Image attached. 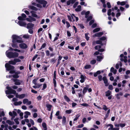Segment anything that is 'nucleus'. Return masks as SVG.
Wrapping results in <instances>:
<instances>
[{"instance_id":"26","label":"nucleus","mask_w":130,"mask_h":130,"mask_svg":"<svg viewBox=\"0 0 130 130\" xmlns=\"http://www.w3.org/2000/svg\"><path fill=\"white\" fill-rule=\"evenodd\" d=\"M111 92L109 90H108L105 92L106 96H108L111 95Z\"/></svg>"},{"instance_id":"55","label":"nucleus","mask_w":130,"mask_h":130,"mask_svg":"<svg viewBox=\"0 0 130 130\" xmlns=\"http://www.w3.org/2000/svg\"><path fill=\"white\" fill-rule=\"evenodd\" d=\"M66 23L67 25V28H68L70 27L71 26L70 25V23L68 21H66Z\"/></svg>"},{"instance_id":"63","label":"nucleus","mask_w":130,"mask_h":130,"mask_svg":"<svg viewBox=\"0 0 130 130\" xmlns=\"http://www.w3.org/2000/svg\"><path fill=\"white\" fill-rule=\"evenodd\" d=\"M56 61V60L55 58H52V59L51 60H50V62H54V63Z\"/></svg>"},{"instance_id":"51","label":"nucleus","mask_w":130,"mask_h":130,"mask_svg":"<svg viewBox=\"0 0 130 130\" xmlns=\"http://www.w3.org/2000/svg\"><path fill=\"white\" fill-rule=\"evenodd\" d=\"M78 3L79 2H76L73 6V7L74 8H76L78 4Z\"/></svg>"},{"instance_id":"62","label":"nucleus","mask_w":130,"mask_h":130,"mask_svg":"<svg viewBox=\"0 0 130 130\" xmlns=\"http://www.w3.org/2000/svg\"><path fill=\"white\" fill-rule=\"evenodd\" d=\"M42 98V96L40 95H39L37 98V99L38 100H40Z\"/></svg>"},{"instance_id":"61","label":"nucleus","mask_w":130,"mask_h":130,"mask_svg":"<svg viewBox=\"0 0 130 130\" xmlns=\"http://www.w3.org/2000/svg\"><path fill=\"white\" fill-rule=\"evenodd\" d=\"M32 29H29L28 32L30 34H32L33 33V31Z\"/></svg>"},{"instance_id":"18","label":"nucleus","mask_w":130,"mask_h":130,"mask_svg":"<svg viewBox=\"0 0 130 130\" xmlns=\"http://www.w3.org/2000/svg\"><path fill=\"white\" fill-rule=\"evenodd\" d=\"M110 71L111 72L113 73L114 74H115L117 73V70L115 69L114 68L112 67L111 68Z\"/></svg>"},{"instance_id":"39","label":"nucleus","mask_w":130,"mask_h":130,"mask_svg":"<svg viewBox=\"0 0 130 130\" xmlns=\"http://www.w3.org/2000/svg\"><path fill=\"white\" fill-rule=\"evenodd\" d=\"M80 117V115L78 114L75 117L74 119V121H76Z\"/></svg>"},{"instance_id":"44","label":"nucleus","mask_w":130,"mask_h":130,"mask_svg":"<svg viewBox=\"0 0 130 130\" xmlns=\"http://www.w3.org/2000/svg\"><path fill=\"white\" fill-rule=\"evenodd\" d=\"M111 9H109L107 11V15L108 16H110L111 14Z\"/></svg>"},{"instance_id":"12","label":"nucleus","mask_w":130,"mask_h":130,"mask_svg":"<svg viewBox=\"0 0 130 130\" xmlns=\"http://www.w3.org/2000/svg\"><path fill=\"white\" fill-rule=\"evenodd\" d=\"M23 103L24 104H26L28 105H30L31 103V101H29L28 100L26 99H25L23 100Z\"/></svg>"},{"instance_id":"60","label":"nucleus","mask_w":130,"mask_h":130,"mask_svg":"<svg viewBox=\"0 0 130 130\" xmlns=\"http://www.w3.org/2000/svg\"><path fill=\"white\" fill-rule=\"evenodd\" d=\"M30 122L31 123V124L32 125H34L35 123H34V121L31 119H30Z\"/></svg>"},{"instance_id":"45","label":"nucleus","mask_w":130,"mask_h":130,"mask_svg":"<svg viewBox=\"0 0 130 130\" xmlns=\"http://www.w3.org/2000/svg\"><path fill=\"white\" fill-rule=\"evenodd\" d=\"M90 13V11H88L86 12L85 13V17L86 18H87L88 17V15Z\"/></svg>"},{"instance_id":"41","label":"nucleus","mask_w":130,"mask_h":130,"mask_svg":"<svg viewBox=\"0 0 130 130\" xmlns=\"http://www.w3.org/2000/svg\"><path fill=\"white\" fill-rule=\"evenodd\" d=\"M46 44L45 43H43L41 46V48L39 49V50H41L42 49L44 48L46 46Z\"/></svg>"},{"instance_id":"28","label":"nucleus","mask_w":130,"mask_h":130,"mask_svg":"<svg viewBox=\"0 0 130 130\" xmlns=\"http://www.w3.org/2000/svg\"><path fill=\"white\" fill-rule=\"evenodd\" d=\"M9 64L10 65V64H11L13 65H15V61H14V59L13 60H11L9 61L8 62Z\"/></svg>"},{"instance_id":"49","label":"nucleus","mask_w":130,"mask_h":130,"mask_svg":"<svg viewBox=\"0 0 130 130\" xmlns=\"http://www.w3.org/2000/svg\"><path fill=\"white\" fill-rule=\"evenodd\" d=\"M92 18V16H90L88 17L87 19V21H88L90 20H91Z\"/></svg>"},{"instance_id":"7","label":"nucleus","mask_w":130,"mask_h":130,"mask_svg":"<svg viewBox=\"0 0 130 130\" xmlns=\"http://www.w3.org/2000/svg\"><path fill=\"white\" fill-rule=\"evenodd\" d=\"M107 126H110V127L108 129V130H119V128L118 127H113L112 125L109 124L107 125Z\"/></svg>"},{"instance_id":"50","label":"nucleus","mask_w":130,"mask_h":130,"mask_svg":"<svg viewBox=\"0 0 130 130\" xmlns=\"http://www.w3.org/2000/svg\"><path fill=\"white\" fill-rule=\"evenodd\" d=\"M78 25L81 28L83 29L84 28V26L83 24H78Z\"/></svg>"},{"instance_id":"34","label":"nucleus","mask_w":130,"mask_h":130,"mask_svg":"<svg viewBox=\"0 0 130 130\" xmlns=\"http://www.w3.org/2000/svg\"><path fill=\"white\" fill-rule=\"evenodd\" d=\"M14 61H15V64L17 62H21V60L18 58H15L14 59Z\"/></svg>"},{"instance_id":"11","label":"nucleus","mask_w":130,"mask_h":130,"mask_svg":"<svg viewBox=\"0 0 130 130\" xmlns=\"http://www.w3.org/2000/svg\"><path fill=\"white\" fill-rule=\"evenodd\" d=\"M79 74H81L80 78L81 79L80 80V82L81 83H83L85 81L86 77L85 75L82 74L81 73H79Z\"/></svg>"},{"instance_id":"8","label":"nucleus","mask_w":130,"mask_h":130,"mask_svg":"<svg viewBox=\"0 0 130 130\" xmlns=\"http://www.w3.org/2000/svg\"><path fill=\"white\" fill-rule=\"evenodd\" d=\"M20 47L22 49L26 48L28 46L26 44L24 43H22L19 45Z\"/></svg>"},{"instance_id":"33","label":"nucleus","mask_w":130,"mask_h":130,"mask_svg":"<svg viewBox=\"0 0 130 130\" xmlns=\"http://www.w3.org/2000/svg\"><path fill=\"white\" fill-rule=\"evenodd\" d=\"M107 38L106 36H103L100 38V40L101 41L106 40Z\"/></svg>"},{"instance_id":"27","label":"nucleus","mask_w":130,"mask_h":130,"mask_svg":"<svg viewBox=\"0 0 130 130\" xmlns=\"http://www.w3.org/2000/svg\"><path fill=\"white\" fill-rule=\"evenodd\" d=\"M22 104V102L21 101L18 102H15L14 103V104L15 105L17 106L20 105Z\"/></svg>"},{"instance_id":"59","label":"nucleus","mask_w":130,"mask_h":130,"mask_svg":"<svg viewBox=\"0 0 130 130\" xmlns=\"http://www.w3.org/2000/svg\"><path fill=\"white\" fill-rule=\"evenodd\" d=\"M94 22V20H92L90 21V22L89 23V25L90 26Z\"/></svg>"},{"instance_id":"53","label":"nucleus","mask_w":130,"mask_h":130,"mask_svg":"<svg viewBox=\"0 0 130 130\" xmlns=\"http://www.w3.org/2000/svg\"><path fill=\"white\" fill-rule=\"evenodd\" d=\"M108 89L110 90H112L113 89V86L112 85H110L109 86Z\"/></svg>"},{"instance_id":"48","label":"nucleus","mask_w":130,"mask_h":130,"mask_svg":"<svg viewBox=\"0 0 130 130\" xmlns=\"http://www.w3.org/2000/svg\"><path fill=\"white\" fill-rule=\"evenodd\" d=\"M103 109L105 111H106L108 109V108H107L106 106L105 105H103Z\"/></svg>"},{"instance_id":"43","label":"nucleus","mask_w":130,"mask_h":130,"mask_svg":"<svg viewBox=\"0 0 130 130\" xmlns=\"http://www.w3.org/2000/svg\"><path fill=\"white\" fill-rule=\"evenodd\" d=\"M18 19L19 20H20L23 21L25 20V19L23 18L21 16H19L18 17Z\"/></svg>"},{"instance_id":"5","label":"nucleus","mask_w":130,"mask_h":130,"mask_svg":"<svg viewBox=\"0 0 130 130\" xmlns=\"http://www.w3.org/2000/svg\"><path fill=\"white\" fill-rule=\"evenodd\" d=\"M5 67L7 70L8 71L10 70L9 71L10 73L13 74L15 73L14 71L13 70L14 68V66L9 65L8 63H7L5 64Z\"/></svg>"},{"instance_id":"17","label":"nucleus","mask_w":130,"mask_h":130,"mask_svg":"<svg viewBox=\"0 0 130 130\" xmlns=\"http://www.w3.org/2000/svg\"><path fill=\"white\" fill-rule=\"evenodd\" d=\"M6 123L10 125H13L14 123V122L11 121L10 120H6Z\"/></svg>"},{"instance_id":"9","label":"nucleus","mask_w":130,"mask_h":130,"mask_svg":"<svg viewBox=\"0 0 130 130\" xmlns=\"http://www.w3.org/2000/svg\"><path fill=\"white\" fill-rule=\"evenodd\" d=\"M17 24L21 26L26 27V23L22 21H18Z\"/></svg>"},{"instance_id":"64","label":"nucleus","mask_w":130,"mask_h":130,"mask_svg":"<svg viewBox=\"0 0 130 130\" xmlns=\"http://www.w3.org/2000/svg\"><path fill=\"white\" fill-rule=\"evenodd\" d=\"M126 3V2L123 1L121 2V6H123L125 5Z\"/></svg>"},{"instance_id":"31","label":"nucleus","mask_w":130,"mask_h":130,"mask_svg":"<svg viewBox=\"0 0 130 130\" xmlns=\"http://www.w3.org/2000/svg\"><path fill=\"white\" fill-rule=\"evenodd\" d=\"M38 79V78H37L36 79H34L32 81V83L34 84L35 85H37V82Z\"/></svg>"},{"instance_id":"52","label":"nucleus","mask_w":130,"mask_h":130,"mask_svg":"<svg viewBox=\"0 0 130 130\" xmlns=\"http://www.w3.org/2000/svg\"><path fill=\"white\" fill-rule=\"evenodd\" d=\"M102 76L101 75H99L98 76V78L99 80L100 81H101L102 80Z\"/></svg>"},{"instance_id":"24","label":"nucleus","mask_w":130,"mask_h":130,"mask_svg":"<svg viewBox=\"0 0 130 130\" xmlns=\"http://www.w3.org/2000/svg\"><path fill=\"white\" fill-rule=\"evenodd\" d=\"M29 8L32 10L35 11H37L38 10L36 7L32 6H30Z\"/></svg>"},{"instance_id":"10","label":"nucleus","mask_w":130,"mask_h":130,"mask_svg":"<svg viewBox=\"0 0 130 130\" xmlns=\"http://www.w3.org/2000/svg\"><path fill=\"white\" fill-rule=\"evenodd\" d=\"M101 47V46L99 45H97L95 47V49L97 50L99 49L98 51L100 52H103L105 51V50L103 48L100 49Z\"/></svg>"},{"instance_id":"36","label":"nucleus","mask_w":130,"mask_h":130,"mask_svg":"<svg viewBox=\"0 0 130 130\" xmlns=\"http://www.w3.org/2000/svg\"><path fill=\"white\" fill-rule=\"evenodd\" d=\"M88 88L86 87H85L83 89V94H85L87 91Z\"/></svg>"},{"instance_id":"46","label":"nucleus","mask_w":130,"mask_h":130,"mask_svg":"<svg viewBox=\"0 0 130 130\" xmlns=\"http://www.w3.org/2000/svg\"><path fill=\"white\" fill-rule=\"evenodd\" d=\"M66 121V118L64 116H63L62 118V122L63 123H65Z\"/></svg>"},{"instance_id":"29","label":"nucleus","mask_w":130,"mask_h":130,"mask_svg":"<svg viewBox=\"0 0 130 130\" xmlns=\"http://www.w3.org/2000/svg\"><path fill=\"white\" fill-rule=\"evenodd\" d=\"M100 29V28H96L93 30V32L94 33L96 32L99 31Z\"/></svg>"},{"instance_id":"2","label":"nucleus","mask_w":130,"mask_h":130,"mask_svg":"<svg viewBox=\"0 0 130 130\" xmlns=\"http://www.w3.org/2000/svg\"><path fill=\"white\" fill-rule=\"evenodd\" d=\"M6 88L8 89V90L5 91V93L6 94H8L11 93L14 94H16V97L20 99H23L25 96V94H22L21 95L18 94L17 93H16V91L12 89L10 87L8 86L6 87Z\"/></svg>"},{"instance_id":"30","label":"nucleus","mask_w":130,"mask_h":130,"mask_svg":"<svg viewBox=\"0 0 130 130\" xmlns=\"http://www.w3.org/2000/svg\"><path fill=\"white\" fill-rule=\"evenodd\" d=\"M95 43L97 44H101V45H103V44L102 43V42L101 40H98L95 41Z\"/></svg>"},{"instance_id":"47","label":"nucleus","mask_w":130,"mask_h":130,"mask_svg":"<svg viewBox=\"0 0 130 130\" xmlns=\"http://www.w3.org/2000/svg\"><path fill=\"white\" fill-rule=\"evenodd\" d=\"M96 60H92L90 61V63L92 64H95L96 62Z\"/></svg>"},{"instance_id":"16","label":"nucleus","mask_w":130,"mask_h":130,"mask_svg":"<svg viewBox=\"0 0 130 130\" xmlns=\"http://www.w3.org/2000/svg\"><path fill=\"white\" fill-rule=\"evenodd\" d=\"M103 80L104 81V83L105 84V86H108L107 80L105 76L104 77L102 78Z\"/></svg>"},{"instance_id":"13","label":"nucleus","mask_w":130,"mask_h":130,"mask_svg":"<svg viewBox=\"0 0 130 130\" xmlns=\"http://www.w3.org/2000/svg\"><path fill=\"white\" fill-rule=\"evenodd\" d=\"M34 24L31 23H28L27 25V28L28 29H33Z\"/></svg>"},{"instance_id":"15","label":"nucleus","mask_w":130,"mask_h":130,"mask_svg":"<svg viewBox=\"0 0 130 130\" xmlns=\"http://www.w3.org/2000/svg\"><path fill=\"white\" fill-rule=\"evenodd\" d=\"M103 34L104 33L103 32H100L96 33L95 34L94 36L95 37H99L103 35Z\"/></svg>"},{"instance_id":"19","label":"nucleus","mask_w":130,"mask_h":130,"mask_svg":"<svg viewBox=\"0 0 130 130\" xmlns=\"http://www.w3.org/2000/svg\"><path fill=\"white\" fill-rule=\"evenodd\" d=\"M46 106L48 110L50 111L52 106L49 104H47L46 105Z\"/></svg>"},{"instance_id":"54","label":"nucleus","mask_w":130,"mask_h":130,"mask_svg":"<svg viewBox=\"0 0 130 130\" xmlns=\"http://www.w3.org/2000/svg\"><path fill=\"white\" fill-rule=\"evenodd\" d=\"M107 5L108 8H110L111 7V5L109 2H107Z\"/></svg>"},{"instance_id":"4","label":"nucleus","mask_w":130,"mask_h":130,"mask_svg":"<svg viewBox=\"0 0 130 130\" xmlns=\"http://www.w3.org/2000/svg\"><path fill=\"white\" fill-rule=\"evenodd\" d=\"M36 1L37 2L39 3L36 4V6L40 8L42 7L41 5H43V7H45L47 3V2L44 0H36Z\"/></svg>"},{"instance_id":"22","label":"nucleus","mask_w":130,"mask_h":130,"mask_svg":"<svg viewBox=\"0 0 130 130\" xmlns=\"http://www.w3.org/2000/svg\"><path fill=\"white\" fill-rule=\"evenodd\" d=\"M42 127L44 128V130H46L47 129L46 124L45 123H42Z\"/></svg>"},{"instance_id":"38","label":"nucleus","mask_w":130,"mask_h":130,"mask_svg":"<svg viewBox=\"0 0 130 130\" xmlns=\"http://www.w3.org/2000/svg\"><path fill=\"white\" fill-rule=\"evenodd\" d=\"M72 110L70 109L69 110H66L65 112L66 113L68 114H69L71 113V112H72Z\"/></svg>"},{"instance_id":"35","label":"nucleus","mask_w":130,"mask_h":130,"mask_svg":"<svg viewBox=\"0 0 130 130\" xmlns=\"http://www.w3.org/2000/svg\"><path fill=\"white\" fill-rule=\"evenodd\" d=\"M19 118H16L14 119V120L15 122L16 123V124H19V123L18 121Z\"/></svg>"},{"instance_id":"37","label":"nucleus","mask_w":130,"mask_h":130,"mask_svg":"<svg viewBox=\"0 0 130 130\" xmlns=\"http://www.w3.org/2000/svg\"><path fill=\"white\" fill-rule=\"evenodd\" d=\"M89 34L88 33H86L85 34V38L87 41L89 39V37L88 36Z\"/></svg>"},{"instance_id":"32","label":"nucleus","mask_w":130,"mask_h":130,"mask_svg":"<svg viewBox=\"0 0 130 130\" xmlns=\"http://www.w3.org/2000/svg\"><path fill=\"white\" fill-rule=\"evenodd\" d=\"M29 37L30 36L29 35L27 34L24 35L23 36V38L26 39L29 38Z\"/></svg>"},{"instance_id":"23","label":"nucleus","mask_w":130,"mask_h":130,"mask_svg":"<svg viewBox=\"0 0 130 130\" xmlns=\"http://www.w3.org/2000/svg\"><path fill=\"white\" fill-rule=\"evenodd\" d=\"M97 57V60L98 61H101L103 58V57L102 56H98Z\"/></svg>"},{"instance_id":"42","label":"nucleus","mask_w":130,"mask_h":130,"mask_svg":"<svg viewBox=\"0 0 130 130\" xmlns=\"http://www.w3.org/2000/svg\"><path fill=\"white\" fill-rule=\"evenodd\" d=\"M47 87L46 84V83H44L43 84V88L42 89V90H44L46 89Z\"/></svg>"},{"instance_id":"25","label":"nucleus","mask_w":130,"mask_h":130,"mask_svg":"<svg viewBox=\"0 0 130 130\" xmlns=\"http://www.w3.org/2000/svg\"><path fill=\"white\" fill-rule=\"evenodd\" d=\"M64 99L67 102H69L70 101V99L67 95H65L64 96Z\"/></svg>"},{"instance_id":"40","label":"nucleus","mask_w":130,"mask_h":130,"mask_svg":"<svg viewBox=\"0 0 130 130\" xmlns=\"http://www.w3.org/2000/svg\"><path fill=\"white\" fill-rule=\"evenodd\" d=\"M91 67V66L90 65H86L84 68L85 69H88L90 68Z\"/></svg>"},{"instance_id":"20","label":"nucleus","mask_w":130,"mask_h":130,"mask_svg":"<svg viewBox=\"0 0 130 130\" xmlns=\"http://www.w3.org/2000/svg\"><path fill=\"white\" fill-rule=\"evenodd\" d=\"M30 12L32 14V16L35 17H37V15L35 13V12L33 11H31Z\"/></svg>"},{"instance_id":"6","label":"nucleus","mask_w":130,"mask_h":130,"mask_svg":"<svg viewBox=\"0 0 130 130\" xmlns=\"http://www.w3.org/2000/svg\"><path fill=\"white\" fill-rule=\"evenodd\" d=\"M13 80L14 82V84L16 85H19L24 83L22 80H20L18 79H13Z\"/></svg>"},{"instance_id":"1","label":"nucleus","mask_w":130,"mask_h":130,"mask_svg":"<svg viewBox=\"0 0 130 130\" xmlns=\"http://www.w3.org/2000/svg\"><path fill=\"white\" fill-rule=\"evenodd\" d=\"M12 42L11 46L13 48H17L18 45L16 42L18 43H21L23 42V41L20 37L16 35H13L12 36Z\"/></svg>"},{"instance_id":"57","label":"nucleus","mask_w":130,"mask_h":130,"mask_svg":"<svg viewBox=\"0 0 130 130\" xmlns=\"http://www.w3.org/2000/svg\"><path fill=\"white\" fill-rule=\"evenodd\" d=\"M120 126L121 127H123L125 126V123H120Z\"/></svg>"},{"instance_id":"3","label":"nucleus","mask_w":130,"mask_h":130,"mask_svg":"<svg viewBox=\"0 0 130 130\" xmlns=\"http://www.w3.org/2000/svg\"><path fill=\"white\" fill-rule=\"evenodd\" d=\"M14 49L10 47L9 50L6 52V54L7 56L9 58H14L18 57L19 56V53L17 52H12L9 51V50L13 51Z\"/></svg>"},{"instance_id":"14","label":"nucleus","mask_w":130,"mask_h":130,"mask_svg":"<svg viewBox=\"0 0 130 130\" xmlns=\"http://www.w3.org/2000/svg\"><path fill=\"white\" fill-rule=\"evenodd\" d=\"M9 115L11 116H13V117H15L17 116V114L16 112L14 111H12V112H9Z\"/></svg>"},{"instance_id":"21","label":"nucleus","mask_w":130,"mask_h":130,"mask_svg":"<svg viewBox=\"0 0 130 130\" xmlns=\"http://www.w3.org/2000/svg\"><path fill=\"white\" fill-rule=\"evenodd\" d=\"M81 6L80 5L78 6L77 8L75 9V10L76 11H80L81 10Z\"/></svg>"},{"instance_id":"58","label":"nucleus","mask_w":130,"mask_h":130,"mask_svg":"<svg viewBox=\"0 0 130 130\" xmlns=\"http://www.w3.org/2000/svg\"><path fill=\"white\" fill-rule=\"evenodd\" d=\"M121 15V13L119 12H118L116 15V17L117 18H118Z\"/></svg>"},{"instance_id":"56","label":"nucleus","mask_w":130,"mask_h":130,"mask_svg":"<svg viewBox=\"0 0 130 130\" xmlns=\"http://www.w3.org/2000/svg\"><path fill=\"white\" fill-rule=\"evenodd\" d=\"M13 77L15 78H18L19 77V75H17L16 74H15V75H14L13 76Z\"/></svg>"}]
</instances>
